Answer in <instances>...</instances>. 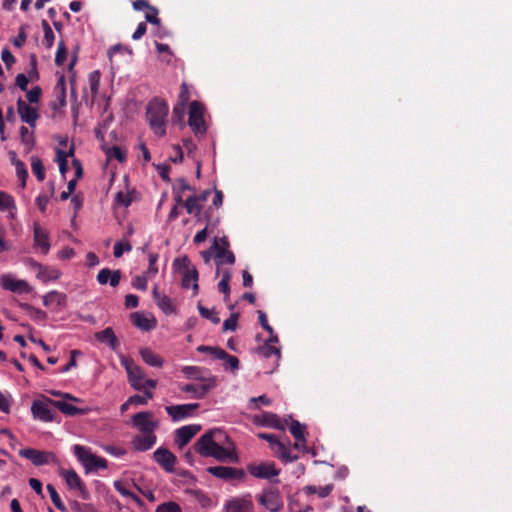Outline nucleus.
Instances as JSON below:
<instances>
[{"label":"nucleus","instance_id":"49","mask_svg":"<svg viewBox=\"0 0 512 512\" xmlns=\"http://www.w3.org/2000/svg\"><path fill=\"white\" fill-rule=\"evenodd\" d=\"M186 104L177 103L172 112V120L174 123H182L185 115Z\"/></svg>","mask_w":512,"mask_h":512},{"label":"nucleus","instance_id":"31","mask_svg":"<svg viewBox=\"0 0 512 512\" xmlns=\"http://www.w3.org/2000/svg\"><path fill=\"white\" fill-rule=\"evenodd\" d=\"M132 323L143 331H150L155 327V321H151L142 313L134 312L130 316Z\"/></svg>","mask_w":512,"mask_h":512},{"label":"nucleus","instance_id":"38","mask_svg":"<svg viewBox=\"0 0 512 512\" xmlns=\"http://www.w3.org/2000/svg\"><path fill=\"white\" fill-rule=\"evenodd\" d=\"M36 276L39 280L47 282L57 280L60 277V272L57 269L42 265V269L38 271Z\"/></svg>","mask_w":512,"mask_h":512},{"label":"nucleus","instance_id":"36","mask_svg":"<svg viewBox=\"0 0 512 512\" xmlns=\"http://www.w3.org/2000/svg\"><path fill=\"white\" fill-rule=\"evenodd\" d=\"M74 154V148H71L68 152H65L61 149H57L56 152V160L59 164V170L62 176H65V174L68 171V161L67 158L72 156Z\"/></svg>","mask_w":512,"mask_h":512},{"label":"nucleus","instance_id":"61","mask_svg":"<svg viewBox=\"0 0 512 512\" xmlns=\"http://www.w3.org/2000/svg\"><path fill=\"white\" fill-rule=\"evenodd\" d=\"M190 99V92L188 85L183 82L179 93L178 103L187 104Z\"/></svg>","mask_w":512,"mask_h":512},{"label":"nucleus","instance_id":"29","mask_svg":"<svg viewBox=\"0 0 512 512\" xmlns=\"http://www.w3.org/2000/svg\"><path fill=\"white\" fill-rule=\"evenodd\" d=\"M156 443L154 433H143V436H137L133 440L134 448L138 451H147Z\"/></svg>","mask_w":512,"mask_h":512},{"label":"nucleus","instance_id":"8","mask_svg":"<svg viewBox=\"0 0 512 512\" xmlns=\"http://www.w3.org/2000/svg\"><path fill=\"white\" fill-rule=\"evenodd\" d=\"M188 124L196 135L206 133L204 107L198 101H192L188 112Z\"/></svg>","mask_w":512,"mask_h":512},{"label":"nucleus","instance_id":"30","mask_svg":"<svg viewBox=\"0 0 512 512\" xmlns=\"http://www.w3.org/2000/svg\"><path fill=\"white\" fill-rule=\"evenodd\" d=\"M140 355L142 360L149 366L162 367L163 365L162 357L153 352L150 348L140 349Z\"/></svg>","mask_w":512,"mask_h":512},{"label":"nucleus","instance_id":"63","mask_svg":"<svg viewBox=\"0 0 512 512\" xmlns=\"http://www.w3.org/2000/svg\"><path fill=\"white\" fill-rule=\"evenodd\" d=\"M239 359L236 356L228 354L225 358V368L235 371L239 368Z\"/></svg>","mask_w":512,"mask_h":512},{"label":"nucleus","instance_id":"23","mask_svg":"<svg viewBox=\"0 0 512 512\" xmlns=\"http://www.w3.org/2000/svg\"><path fill=\"white\" fill-rule=\"evenodd\" d=\"M212 248L215 251V263L217 267L223 265L224 263H228L230 265L235 263L236 258L234 253L228 250V248L221 247L218 238L214 239Z\"/></svg>","mask_w":512,"mask_h":512},{"label":"nucleus","instance_id":"14","mask_svg":"<svg viewBox=\"0 0 512 512\" xmlns=\"http://www.w3.org/2000/svg\"><path fill=\"white\" fill-rule=\"evenodd\" d=\"M59 474L63 477L70 489L78 490L83 499L88 498V491L86 486L75 470L61 468Z\"/></svg>","mask_w":512,"mask_h":512},{"label":"nucleus","instance_id":"57","mask_svg":"<svg viewBox=\"0 0 512 512\" xmlns=\"http://www.w3.org/2000/svg\"><path fill=\"white\" fill-rule=\"evenodd\" d=\"M132 286L135 289L146 291L147 290V278L144 275H137L132 280Z\"/></svg>","mask_w":512,"mask_h":512},{"label":"nucleus","instance_id":"52","mask_svg":"<svg viewBox=\"0 0 512 512\" xmlns=\"http://www.w3.org/2000/svg\"><path fill=\"white\" fill-rule=\"evenodd\" d=\"M159 255L157 253L150 252L148 254L149 259V266L147 269L148 275H156L158 273V267H157V261H158Z\"/></svg>","mask_w":512,"mask_h":512},{"label":"nucleus","instance_id":"50","mask_svg":"<svg viewBox=\"0 0 512 512\" xmlns=\"http://www.w3.org/2000/svg\"><path fill=\"white\" fill-rule=\"evenodd\" d=\"M67 57V49L63 41L59 42L58 49L55 56V63L57 66H62Z\"/></svg>","mask_w":512,"mask_h":512},{"label":"nucleus","instance_id":"11","mask_svg":"<svg viewBox=\"0 0 512 512\" xmlns=\"http://www.w3.org/2000/svg\"><path fill=\"white\" fill-rule=\"evenodd\" d=\"M0 284L4 290L18 294L31 293L33 290V288L29 285L27 281L22 279H16L9 274L1 276Z\"/></svg>","mask_w":512,"mask_h":512},{"label":"nucleus","instance_id":"62","mask_svg":"<svg viewBox=\"0 0 512 512\" xmlns=\"http://www.w3.org/2000/svg\"><path fill=\"white\" fill-rule=\"evenodd\" d=\"M186 190H194L184 178H179L176 180L175 184H173V191H180L183 193Z\"/></svg>","mask_w":512,"mask_h":512},{"label":"nucleus","instance_id":"28","mask_svg":"<svg viewBox=\"0 0 512 512\" xmlns=\"http://www.w3.org/2000/svg\"><path fill=\"white\" fill-rule=\"evenodd\" d=\"M289 419L291 420L290 432L296 440L294 446L296 448H299L302 445H304L306 442V438H305L306 426L302 425L299 421L292 419L291 416H289Z\"/></svg>","mask_w":512,"mask_h":512},{"label":"nucleus","instance_id":"48","mask_svg":"<svg viewBox=\"0 0 512 512\" xmlns=\"http://www.w3.org/2000/svg\"><path fill=\"white\" fill-rule=\"evenodd\" d=\"M15 168H16L17 176H18L19 180L21 181V188H24L26 185L27 177H28V171L26 169V166L22 161H16Z\"/></svg>","mask_w":512,"mask_h":512},{"label":"nucleus","instance_id":"9","mask_svg":"<svg viewBox=\"0 0 512 512\" xmlns=\"http://www.w3.org/2000/svg\"><path fill=\"white\" fill-rule=\"evenodd\" d=\"M253 423L258 426L271 427L277 430L285 431L288 420L280 419L279 416L272 412L262 411L253 417Z\"/></svg>","mask_w":512,"mask_h":512},{"label":"nucleus","instance_id":"34","mask_svg":"<svg viewBox=\"0 0 512 512\" xmlns=\"http://www.w3.org/2000/svg\"><path fill=\"white\" fill-rule=\"evenodd\" d=\"M273 449H275L277 457L281 460L292 462L298 459V456L292 455L290 448L281 441H278Z\"/></svg>","mask_w":512,"mask_h":512},{"label":"nucleus","instance_id":"39","mask_svg":"<svg viewBox=\"0 0 512 512\" xmlns=\"http://www.w3.org/2000/svg\"><path fill=\"white\" fill-rule=\"evenodd\" d=\"M31 169L38 181H40V182L44 181V179L46 177L45 168H44V165L40 158H38V157L31 158Z\"/></svg>","mask_w":512,"mask_h":512},{"label":"nucleus","instance_id":"7","mask_svg":"<svg viewBox=\"0 0 512 512\" xmlns=\"http://www.w3.org/2000/svg\"><path fill=\"white\" fill-rule=\"evenodd\" d=\"M54 401L55 400L48 397L35 399L31 405V413L33 417L42 422H52L56 416L55 410L51 408Z\"/></svg>","mask_w":512,"mask_h":512},{"label":"nucleus","instance_id":"16","mask_svg":"<svg viewBox=\"0 0 512 512\" xmlns=\"http://www.w3.org/2000/svg\"><path fill=\"white\" fill-rule=\"evenodd\" d=\"M133 426L142 433H154L157 423L153 421L152 412H138L132 417Z\"/></svg>","mask_w":512,"mask_h":512},{"label":"nucleus","instance_id":"24","mask_svg":"<svg viewBox=\"0 0 512 512\" xmlns=\"http://www.w3.org/2000/svg\"><path fill=\"white\" fill-rule=\"evenodd\" d=\"M121 279V271L120 270H110L109 268H103L99 271L97 275V281L100 285H105L107 283L112 287H117L120 283Z\"/></svg>","mask_w":512,"mask_h":512},{"label":"nucleus","instance_id":"42","mask_svg":"<svg viewBox=\"0 0 512 512\" xmlns=\"http://www.w3.org/2000/svg\"><path fill=\"white\" fill-rule=\"evenodd\" d=\"M100 77H101V74L98 70L92 71L91 73H89L88 80H89L90 90H91L93 97H95L98 94L99 86H100Z\"/></svg>","mask_w":512,"mask_h":512},{"label":"nucleus","instance_id":"22","mask_svg":"<svg viewBox=\"0 0 512 512\" xmlns=\"http://www.w3.org/2000/svg\"><path fill=\"white\" fill-rule=\"evenodd\" d=\"M18 113L21 117V120L30 126L34 127L37 119L39 118V114L36 108L28 105L21 98L17 101Z\"/></svg>","mask_w":512,"mask_h":512},{"label":"nucleus","instance_id":"47","mask_svg":"<svg viewBox=\"0 0 512 512\" xmlns=\"http://www.w3.org/2000/svg\"><path fill=\"white\" fill-rule=\"evenodd\" d=\"M20 135L22 143L27 147V150L30 151L34 145L33 134L29 132L27 127L21 126Z\"/></svg>","mask_w":512,"mask_h":512},{"label":"nucleus","instance_id":"10","mask_svg":"<svg viewBox=\"0 0 512 512\" xmlns=\"http://www.w3.org/2000/svg\"><path fill=\"white\" fill-rule=\"evenodd\" d=\"M208 473L211 475L225 480H239L243 481L246 477L245 471L243 469L228 467V466H211L207 468Z\"/></svg>","mask_w":512,"mask_h":512},{"label":"nucleus","instance_id":"41","mask_svg":"<svg viewBox=\"0 0 512 512\" xmlns=\"http://www.w3.org/2000/svg\"><path fill=\"white\" fill-rule=\"evenodd\" d=\"M46 488H47V491L49 492L51 501L53 502L55 507L62 512L66 511V506L64 505L63 501L61 500L55 487L52 484H48L46 486Z\"/></svg>","mask_w":512,"mask_h":512},{"label":"nucleus","instance_id":"40","mask_svg":"<svg viewBox=\"0 0 512 512\" xmlns=\"http://www.w3.org/2000/svg\"><path fill=\"white\" fill-rule=\"evenodd\" d=\"M20 307L23 310L27 311L30 314V316L33 317L36 320L44 321L47 318V314H46L45 311H43L41 309H38V308H35V307H33L32 305H30L28 303H21Z\"/></svg>","mask_w":512,"mask_h":512},{"label":"nucleus","instance_id":"35","mask_svg":"<svg viewBox=\"0 0 512 512\" xmlns=\"http://www.w3.org/2000/svg\"><path fill=\"white\" fill-rule=\"evenodd\" d=\"M115 490L121 494L123 497L131 498L134 502H136L139 506L143 505V501L140 497H138L135 493L131 492L126 488V485L121 480H115L113 483Z\"/></svg>","mask_w":512,"mask_h":512},{"label":"nucleus","instance_id":"19","mask_svg":"<svg viewBox=\"0 0 512 512\" xmlns=\"http://www.w3.org/2000/svg\"><path fill=\"white\" fill-rule=\"evenodd\" d=\"M253 507L254 505L250 494L242 497H234L225 504L226 512H251Z\"/></svg>","mask_w":512,"mask_h":512},{"label":"nucleus","instance_id":"58","mask_svg":"<svg viewBox=\"0 0 512 512\" xmlns=\"http://www.w3.org/2000/svg\"><path fill=\"white\" fill-rule=\"evenodd\" d=\"M26 38H27V35L25 32V27L21 26L19 28L18 35L13 39L12 43L17 48H21L24 45V43L26 42Z\"/></svg>","mask_w":512,"mask_h":512},{"label":"nucleus","instance_id":"21","mask_svg":"<svg viewBox=\"0 0 512 512\" xmlns=\"http://www.w3.org/2000/svg\"><path fill=\"white\" fill-rule=\"evenodd\" d=\"M247 470L252 476L259 479H270L279 474V471L275 469L272 463L250 464Z\"/></svg>","mask_w":512,"mask_h":512},{"label":"nucleus","instance_id":"60","mask_svg":"<svg viewBox=\"0 0 512 512\" xmlns=\"http://www.w3.org/2000/svg\"><path fill=\"white\" fill-rule=\"evenodd\" d=\"M42 94V90L40 87H33L31 90L27 92V99L30 103H37L40 100Z\"/></svg>","mask_w":512,"mask_h":512},{"label":"nucleus","instance_id":"27","mask_svg":"<svg viewBox=\"0 0 512 512\" xmlns=\"http://www.w3.org/2000/svg\"><path fill=\"white\" fill-rule=\"evenodd\" d=\"M95 338L99 342L107 344L112 350H116L120 345L119 340L111 327H107L104 330L97 332L95 334Z\"/></svg>","mask_w":512,"mask_h":512},{"label":"nucleus","instance_id":"37","mask_svg":"<svg viewBox=\"0 0 512 512\" xmlns=\"http://www.w3.org/2000/svg\"><path fill=\"white\" fill-rule=\"evenodd\" d=\"M0 210L10 211L12 217H14V212L16 211L14 198L3 191H0Z\"/></svg>","mask_w":512,"mask_h":512},{"label":"nucleus","instance_id":"43","mask_svg":"<svg viewBox=\"0 0 512 512\" xmlns=\"http://www.w3.org/2000/svg\"><path fill=\"white\" fill-rule=\"evenodd\" d=\"M184 206L188 214H195V216H198L201 212V206L196 201L195 195L188 197Z\"/></svg>","mask_w":512,"mask_h":512},{"label":"nucleus","instance_id":"55","mask_svg":"<svg viewBox=\"0 0 512 512\" xmlns=\"http://www.w3.org/2000/svg\"><path fill=\"white\" fill-rule=\"evenodd\" d=\"M156 302L158 307L162 309L165 313L173 311L171 299L168 296L162 295Z\"/></svg>","mask_w":512,"mask_h":512},{"label":"nucleus","instance_id":"33","mask_svg":"<svg viewBox=\"0 0 512 512\" xmlns=\"http://www.w3.org/2000/svg\"><path fill=\"white\" fill-rule=\"evenodd\" d=\"M66 298L67 297L65 294L53 290L43 297V304L46 307H49L53 304H56L57 306H64L66 303Z\"/></svg>","mask_w":512,"mask_h":512},{"label":"nucleus","instance_id":"59","mask_svg":"<svg viewBox=\"0 0 512 512\" xmlns=\"http://www.w3.org/2000/svg\"><path fill=\"white\" fill-rule=\"evenodd\" d=\"M80 351L78 350H72L70 352V360L69 362L63 366L61 369H60V372L62 373H66L68 372L71 368L75 367L77 364H76V356L77 355H80Z\"/></svg>","mask_w":512,"mask_h":512},{"label":"nucleus","instance_id":"46","mask_svg":"<svg viewBox=\"0 0 512 512\" xmlns=\"http://www.w3.org/2000/svg\"><path fill=\"white\" fill-rule=\"evenodd\" d=\"M106 155L108 158L117 159L121 163L126 160V151H124L119 146H113V147L107 149Z\"/></svg>","mask_w":512,"mask_h":512},{"label":"nucleus","instance_id":"12","mask_svg":"<svg viewBox=\"0 0 512 512\" xmlns=\"http://www.w3.org/2000/svg\"><path fill=\"white\" fill-rule=\"evenodd\" d=\"M19 455L30 460L35 466L48 464L50 461H55L56 457L52 452L40 451L33 448H25L19 451Z\"/></svg>","mask_w":512,"mask_h":512},{"label":"nucleus","instance_id":"25","mask_svg":"<svg viewBox=\"0 0 512 512\" xmlns=\"http://www.w3.org/2000/svg\"><path fill=\"white\" fill-rule=\"evenodd\" d=\"M53 406L67 416L86 415L89 408H79L66 401L55 400Z\"/></svg>","mask_w":512,"mask_h":512},{"label":"nucleus","instance_id":"45","mask_svg":"<svg viewBox=\"0 0 512 512\" xmlns=\"http://www.w3.org/2000/svg\"><path fill=\"white\" fill-rule=\"evenodd\" d=\"M198 311L203 318L210 320L212 323H214V324L220 323V318L218 317V315L214 311V309L210 310V309L202 306L201 304H199Z\"/></svg>","mask_w":512,"mask_h":512},{"label":"nucleus","instance_id":"53","mask_svg":"<svg viewBox=\"0 0 512 512\" xmlns=\"http://www.w3.org/2000/svg\"><path fill=\"white\" fill-rule=\"evenodd\" d=\"M158 9L154 6H151L147 12L145 13V19L147 22H149L150 24H154V25H160V19L158 18Z\"/></svg>","mask_w":512,"mask_h":512},{"label":"nucleus","instance_id":"4","mask_svg":"<svg viewBox=\"0 0 512 512\" xmlns=\"http://www.w3.org/2000/svg\"><path fill=\"white\" fill-rule=\"evenodd\" d=\"M74 453L78 460L82 462L87 471H97L99 469H106L108 467V462L105 458L92 454L84 446L75 445Z\"/></svg>","mask_w":512,"mask_h":512},{"label":"nucleus","instance_id":"6","mask_svg":"<svg viewBox=\"0 0 512 512\" xmlns=\"http://www.w3.org/2000/svg\"><path fill=\"white\" fill-rule=\"evenodd\" d=\"M257 501L270 512H280L283 508V500L278 488L270 486L257 495Z\"/></svg>","mask_w":512,"mask_h":512},{"label":"nucleus","instance_id":"15","mask_svg":"<svg viewBox=\"0 0 512 512\" xmlns=\"http://www.w3.org/2000/svg\"><path fill=\"white\" fill-rule=\"evenodd\" d=\"M199 408L198 403L180 404L166 406L165 410L171 417L172 421L178 422L180 420L190 417L193 412Z\"/></svg>","mask_w":512,"mask_h":512},{"label":"nucleus","instance_id":"26","mask_svg":"<svg viewBox=\"0 0 512 512\" xmlns=\"http://www.w3.org/2000/svg\"><path fill=\"white\" fill-rule=\"evenodd\" d=\"M182 372L187 378L194 379L202 383H204V379L216 378L215 376H212L208 370L198 366H184L182 368Z\"/></svg>","mask_w":512,"mask_h":512},{"label":"nucleus","instance_id":"18","mask_svg":"<svg viewBox=\"0 0 512 512\" xmlns=\"http://www.w3.org/2000/svg\"><path fill=\"white\" fill-rule=\"evenodd\" d=\"M201 430L198 424L185 425L175 431V444L182 449Z\"/></svg>","mask_w":512,"mask_h":512},{"label":"nucleus","instance_id":"32","mask_svg":"<svg viewBox=\"0 0 512 512\" xmlns=\"http://www.w3.org/2000/svg\"><path fill=\"white\" fill-rule=\"evenodd\" d=\"M256 353L264 358H270L272 356L276 357V361L280 359L281 351L279 347L272 345L270 343L264 342L263 345L258 346L255 349Z\"/></svg>","mask_w":512,"mask_h":512},{"label":"nucleus","instance_id":"44","mask_svg":"<svg viewBox=\"0 0 512 512\" xmlns=\"http://www.w3.org/2000/svg\"><path fill=\"white\" fill-rule=\"evenodd\" d=\"M43 31H44V41L47 48H51L54 44V32L51 29L49 23L46 20H42L41 22Z\"/></svg>","mask_w":512,"mask_h":512},{"label":"nucleus","instance_id":"56","mask_svg":"<svg viewBox=\"0 0 512 512\" xmlns=\"http://www.w3.org/2000/svg\"><path fill=\"white\" fill-rule=\"evenodd\" d=\"M156 512H181V508L175 502H167L159 505Z\"/></svg>","mask_w":512,"mask_h":512},{"label":"nucleus","instance_id":"51","mask_svg":"<svg viewBox=\"0 0 512 512\" xmlns=\"http://www.w3.org/2000/svg\"><path fill=\"white\" fill-rule=\"evenodd\" d=\"M132 250V245L126 241V242H116L114 245V251L113 254L116 258H119L123 255V253L129 252Z\"/></svg>","mask_w":512,"mask_h":512},{"label":"nucleus","instance_id":"54","mask_svg":"<svg viewBox=\"0 0 512 512\" xmlns=\"http://www.w3.org/2000/svg\"><path fill=\"white\" fill-rule=\"evenodd\" d=\"M239 314L232 313L228 319H226L223 323V331H234L237 327Z\"/></svg>","mask_w":512,"mask_h":512},{"label":"nucleus","instance_id":"1","mask_svg":"<svg viewBox=\"0 0 512 512\" xmlns=\"http://www.w3.org/2000/svg\"><path fill=\"white\" fill-rule=\"evenodd\" d=\"M222 436L220 429H211L194 443L193 449L202 457H213L221 462L233 459L232 452L219 444Z\"/></svg>","mask_w":512,"mask_h":512},{"label":"nucleus","instance_id":"20","mask_svg":"<svg viewBox=\"0 0 512 512\" xmlns=\"http://www.w3.org/2000/svg\"><path fill=\"white\" fill-rule=\"evenodd\" d=\"M154 460L167 472H173L176 456L168 449L159 447L153 453Z\"/></svg>","mask_w":512,"mask_h":512},{"label":"nucleus","instance_id":"17","mask_svg":"<svg viewBox=\"0 0 512 512\" xmlns=\"http://www.w3.org/2000/svg\"><path fill=\"white\" fill-rule=\"evenodd\" d=\"M33 246L35 249H40L44 255L48 254L51 248L48 232L38 223L33 225Z\"/></svg>","mask_w":512,"mask_h":512},{"label":"nucleus","instance_id":"3","mask_svg":"<svg viewBox=\"0 0 512 512\" xmlns=\"http://www.w3.org/2000/svg\"><path fill=\"white\" fill-rule=\"evenodd\" d=\"M174 268L182 274L181 285L183 288H192L194 294L198 293V271L188 259L184 256L182 258H176L173 262Z\"/></svg>","mask_w":512,"mask_h":512},{"label":"nucleus","instance_id":"64","mask_svg":"<svg viewBox=\"0 0 512 512\" xmlns=\"http://www.w3.org/2000/svg\"><path fill=\"white\" fill-rule=\"evenodd\" d=\"M115 201L117 204L128 207L131 204L132 199L129 194L120 191L116 194Z\"/></svg>","mask_w":512,"mask_h":512},{"label":"nucleus","instance_id":"13","mask_svg":"<svg viewBox=\"0 0 512 512\" xmlns=\"http://www.w3.org/2000/svg\"><path fill=\"white\" fill-rule=\"evenodd\" d=\"M217 385L216 378L204 379V383L199 382L196 384H185L181 387V390L186 393H192L195 398H204L209 391L214 389Z\"/></svg>","mask_w":512,"mask_h":512},{"label":"nucleus","instance_id":"5","mask_svg":"<svg viewBox=\"0 0 512 512\" xmlns=\"http://www.w3.org/2000/svg\"><path fill=\"white\" fill-rule=\"evenodd\" d=\"M121 365L127 372L128 382L135 390H142L144 388L145 373L131 358L122 356L120 358Z\"/></svg>","mask_w":512,"mask_h":512},{"label":"nucleus","instance_id":"2","mask_svg":"<svg viewBox=\"0 0 512 512\" xmlns=\"http://www.w3.org/2000/svg\"><path fill=\"white\" fill-rule=\"evenodd\" d=\"M168 104L160 99H152L147 106V118L153 132L158 136L166 134V119L168 115Z\"/></svg>","mask_w":512,"mask_h":512}]
</instances>
